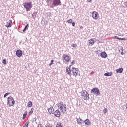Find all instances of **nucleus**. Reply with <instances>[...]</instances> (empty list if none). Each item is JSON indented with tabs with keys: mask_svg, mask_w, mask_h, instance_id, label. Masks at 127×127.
<instances>
[{
	"mask_svg": "<svg viewBox=\"0 0 127 127\" xmlns=\"http://www.w3.org/2000/svg\"><path fill=\"white\" fill-rule=\"evenodd\" d=\"M88 98H89V94H88V92L86 90L82 91V93H81V99L82 100H87Z\"/></svg>",
	"mask_w": 127,
	"mask_h": 127,
	"instance_id": "obj_5",
	"label": "nucleus"
},
{
	"mask_svg": "<svg viewBox=\"0 0 127 127\" xmlns=\"http://www.w3.org/2000/svg\"><path fill=\"white\" fill-rule=\"evenodd\" d=\"M16 56L18 57H21L22 56V51L21 50H17L16 52Z\"/></svg>",
	"mask_w": 127,
	"mask_h": 127,
	"instance_id": "obj_10",
	"label": "nucleus"
},
{
	"mask_svg": "<svg viewBox=\"0 0 127 127\" xmlns=\"http://www.w3.org/2000/svg\"><path fill=\"white\" fill-rule=\"evenodd\" d=\"M77 122L78 125H82V124H84V120L81 118H77Z\"/></svg>",
	"mask_w": 127,
	"mask_h": 127,
	"instance_id": "obj_16",
	"label": "nucleus"
},
{
	"mask_svg": "<svg viewBox=\"0 0 127 127\" xmlns=\"http://www.w3.org/2000/svg\"><path fill=\"white\" fill-rule=\"evenodd\" d=\"M53 61H54V60H51L50 63L49 64V66H51V65H52V64H53Z\"/></svg>",
	"mask_w": 127,
	"mask_h": 127,
	"instance_id": "obj_27",
	"label": "nucleus"
},
{
	"mask_svg": "<svg viewBox=\"0 0 127 127\" xmlns=\"http://www.w3.org/2000/svg\"><path fill=\"white\" fill-rule=\"evenodd\" d=\"M112 73L111 72H107V73L104 74V76H106V77H109L110 76H112Z\"/></svg>",
	"mask_w": 127,
	"mask_h": 127,
	"instance_id": "obj_21",
	"label": "nucleus"
},
{
	"mask_svg": "<svg viewBox=\"0 0 127 127\" xmlns=\"http://www.w3.org/2000/svg\"><path fill=\"white\" fill-rule=\"evenodd\" d=\"M115 39H118L119 40H127V38H119V37L115 36H114Z\"/></svg>",
	"mask_w": 127,
	"mask_h": 127,
	"instance_id": "obj_17",
	"label": "nucleus"
},
{
	"mask_svg": "<svg viewBox=\"0 0 127 127\" xmlns=\"http://www.w3.org/2000/svg\"><path fill=\"white\" fill-rule=\"evenodd\" d=\"M64 60H65L66 63H68L70 61V57L67 55H64L63 56Z\"/></svg>",
	"mask_w": 127,
	"mask_h": 127,
	"instance_id": "obj_9",
	"label": "nucleus"
},
{
	"mask_svg": "<svg viewBox=\"0 0 127 127\" xmlns=\"http://www.w3.org/2000/svg\"><path fill=\"white\" fill-rule=\"evenodd\" d=\"M91 93L92 94H94V95H100V90H99V89L97 88H94L91 90Z\"/></svg>",
	"mask_w": 127,
	"mask_h": 127,
	"instance_id": "obj_8",
	"label": "nucleus"
},
{
	"mask_svg": "<svg viewBox=\"0 0 127 127\" xmlns=\"http://www.w3.org/2000/svg\"><path fill=\"white\" fill-rule=\"evenodd\" d=\"M56 127H62V126L61 125V124L59 123L57 124Z\"/></svg>",
	"mask_w": 127,
	"mask_h": 127,
	"instance_id": "obj_28",
	"label": "nucleus"
},
{
	"mask_svg": "<svg viewBox=\"0 0 127 127\" xmlns=\"http://www.w3.org/2000/svg\"><path fill=\"white\" fill-rule=\"evenodd\" d=\"M34 111V109L31 108V110L29 112V115H31L32 113H33V111Z\"/></svg>",
	"mask_w": 127,
	"mask_h": 127,
	"instance_id": "obj_23",
	"label": "nucleus"
},
{
	"mask_svg": "<svg viewBox=\"0 0 127 127\" xmlns=\"http://www.w3.org/2000/svg\"><path fill=\"white\" fill-rule=\"evenodd\" d=\"M58 107L61 113H63V114L66 113L67 111V105H66V104H64L63 102H60L58 104Z\"/></svg>",
	"mask_w": 127,
	"mask_h": 127,
	"instance_id": "obj_1",
	"label": "nucleus"
},
{
	"mask_svg": "<svg viewBox=\"0 0 127 127\" xmlns=\"http://www.w3.org/2000/svg\"><path fill=\"white\" fill-rule=\"evenodd\" d=\"M45 127H53L51 125H47Z\"/></svg>",
	"mask_w": 127,
	"mask_h": 127,
	"instance_id": "obj_33",
	"label": "nucleus"
},
{
	"mask_svg": "<svg viewBox=\"0 0 127 127\" xmlns=\"http://www.w3.org/2000/svg\"><path fill=\"white\" fill-rule=\"evenodd\" d=\"M100 56L102 58H106L108 56V55L105 52H101L100 53Z\"/></svg>",
	"mask_w": 127,
	"mask_h": 127,
	"instance_id": "obj_13",
	"label": "nucleus"
},
{
	"mask_svg": "<svg viewBox=\"0 0 127 127\" xmlns=\"http://www.w3.org/2000/svg\"><path fill=\"white\" fill-rule=\"evenodd\" d=\"M15 101H14V99L11 96L7 98V104L9 106V107H12L14 106Z\"/></svg>",
	"mask_w": 127,
	"mask_h": 127,
	"instance_id": "obj_4",
	"label": "nucleus"
},
{
	"mask_svg": "<svg viewBox=\"0 0 127 127\" xmlns=\"http://www.w3.org/2000/svg\"><path fill=\"white\" fill-rule=\"evenodd\" d=\"M48 112L49 114H53L54 113V109L53 108V107H51L49 108Z\"/></svg>",
	"mask_w": 127,
	"mask_h": 127,
	"instance_id": "obj_18",
	"label": "nucleus"
},
{
	"mask_svg": "<svg viewBox=\"0 0 127 127\" xmlns=\"http://www.w3.org/2000/svg\"><path fill=\"white\" fill-rule=\"evenodd\" d=\"M92 17L93 18V19L97 20V19H99V17H100V16H99V13H98L97 12L93 11L92 13Z\"/></svg>",
	"mask_w": 127,
	"mask_h": 127,
	"instance_id": "obj_7",
	"label": "nucleus"
},
{
	"mask_svg": "<svg viewBox=\"0 0 127 127\" xmlns=\"http://www.w3.org/2000/svg\"><path fill=\"white\" fill-rule=\"evenodd\" d=\"M72 26H75V22H72Z\"/></svg>",
	"mask_w": 127,
	"mask_h": 127,
	"instance_id": "obj_34",
	"label": "nucleus"
},
{
	"mask_svg": "<svg viewBox=\"0 0 127 127\" xmlns=\"http://www.w3.org/2000/svg\"><path fill=\"white\" fill-rule=\"evenodd\" d=\"M91 0H88L89 2H91Z\"/></svg>",
	"mask_w": 127,
	"mask_h": 127,
	"instance_id": "obj_38",
	"label": "nucleus"
},
{
	"mask_svg": "<svg viewBox=\"0 0 127 127\" xmlns=\"http://www.w3.org/2000/svg\"><path fill=\"white\" fill-rule=\"evenodd\" d=\"M84 123L85 125H87V126H90V125H91V122H90V120L89 119H86L85 120Z\"/></svg>",
	"mask_w": 127,
	"mask_h": 127,
	"instance_id": "obj_19",
	"label": "nucleus"
},
{
	"mask_svg": "<svg viewBox=\"0 0 127 127\" xmlns=\"http://www.w3.org/2000/svg\"><path fill=\"white\" fill-rule=\"evenodd\" d=\"M88 45L89 46H92L95 44V41L93 40V39H90V40H88Z\"/></svg>",
	"mask_w": 127,
	"mask_h": 127,
	"instance_id": "obj_12",
	"label": "nucleus"
},
{
	"mask_svg": "<svg viewBox=\"0 0 127 127\" xmlns=\"http://www.w3.org/2000/svg\"><path fill=\"white\" fill-rule=\"evenodd\" d=\"M9 93H7L6 94H4V98H5L6 97H7V96L9 95Z\"/></svg>",
	"mask_w": 127,
	"mask_h": 127,
	"instance_id": "obj_30",
	"label": "nucleus"
},
{
	"mask_svg": "<svg viewBox=\"0 0 127 127\" xmlns=\"http://www.w3.org/2000/svg\"><path fill=\"white\" fill-rule=\"evenodd\" d=\"M12 21L9 20V21L7 22L5 26L6 27H7L8 28V27H11L12 26Z\"/></svg>",
	"mask_w": 127,
	"mask_h": 127,
	"instance_id": "obj_14",
	"label": "nucleus"
},
{
	"mask_svg": "<svg viewBox=\"0 0 127 127\" xmlns=\"http://www.w3.org/2000/svg\"><path fill=\"white\" fill-rule=\"evenodd\" d=\"M67 22H68V23L71 24V23H72V22H73V20L72 19L68 20Z\"/></svg>",
	"mask_w": 127,
	"mask_h": 127,
	"instance_id": "obj_26",
	"label": "nucleus"
},
{
	"mask_svg": "<svg viewBox=\"0 0 127 127\" xmlns=\"http://www.w3.org/2000/svg\"><path fill=\"white\" fill-rule=\"evenodd\" d=\"M26 116H27V112H26L23 115V119H24L26 118Z\"/></svg>",
	"mask_w": 127,
	"mask_h": 127,
	"instance_id": "obj_25",
	"label": "nucleus"
},
{
	"mask_svg": "<svg viewBox=\"0 0 127 127\" xmlns=\"http://www.w3.org/2000/svg\"><path fill=\"white\" fill-rule=\"evenodd\" d=\"M58 5H61V1L60 0H53L52 5L50 6L51 8H53L54 6H58Z\"/></svg>",
	"mask_w": 127,
	"mask_h": 127,
	"instance_id": "obj_3",
	"label": "nucleus"
},
{
	"mask_svg": "<svg viewBox=\"0 0 127 127\" xmlns=\"http://www.w3.org/2000/svg\"><path fill=\"white\" fill-rule=\"evenodd\" d=\"M103 113L104 114H106V113H108V109L107 108H104L103 111Z\"/></svg>",
	"mask_w": 127,
	"mask_h": 127,
	"instance_id": "obj_24",
	"label": "nucleus"
},
{
	"mask_svg": "<svg viewBox=\"0 0 127 127\" xmlns=\"http://www.w3.org/2000/svg\"><path fill=\"white\" fill-rule=\"evenodd\" d=\"M38 127H43V126H42V124H39L38 125Z\"/></svg>",
	"mask_w": 127,
	"mask_h": 127,
	"instance_id": "obj_31",
	"label": "nucleus"
},
{
	"mask_svg": "<svg viewBox=\"0 0 127 127\" xmlns=\"http://www.w3.org/2000/svg\"><path fill=\"white\" fill-rule=\"evenodd\" d=\"M71 46L72 47H74L75 48H76V47H77V46H78L76 44H73L72 45H71Z\"/></svg>",
	"mask_w": 127,
	"mask_h": 127,
	"instance_id": "obj_29",
	"label": "nucleus"
},
{
	"mask_svg": "<svg viewBox=\"0 0 127 127\" xmlns=\"http://www.w3.org/2000/svg\"><path fill=\"white\" fill-rule=\"evenodd\" d=\"M54 114L55 117H57L58 118L60 117L61 113L59 110H56L55 112H54Z\"/></svg>",
	"mask_w": 127,
	"mask_h": 127,
	"instance_id": "obj_15",
	"label": "nucleus"
},
{
	"mask_svg": "<svg viewBox=\"0 0 127 127\" xmlns=\"http://www.w3.org/2000/svg\"><path fill=\"white\" fill-rule=\"evenodd\" d=\"M118 36H124V35H122V34H119Z\"/></svg>",
	"mask_w": 127,
	"mask_h": 127,
	"instance_id": "obj_35",
	"label": "nucleus"
},
{
	"mask_svg": "<svg viewBox=\"0 0 127 127\" xmlns=\"http://www.w3.org/2000/svg\"><path fill=\"white\" fill-rule=\"evenodd\" d=\"M27 26H28V24H27L26 26V28H27Z\"/></svg>",
	"mask_w": 127,
	"mask_h": 127,
	"instance_id": "obj_37",
	"label": "nucleus"
},
{
	"mask_svg": "<svg viewBox=\"0 0 127 127\" xmlns=\"http://www.w3.org/2000/svg\"><path fill=\"white\" fill-rule=\"evenodd\" d=\"M26 27H25L24 29L23 30V31H25V30H26Z\"/></svg>",
	"mask_w": 127,
	"mask_h": 127,
	"instance_id": "obj_36",
	"label": "nucleus"
},
{
	"mask_svg": "<svg viewBox=\"0 0 127 127\" xmlns=\"http://www.w3.org/2000/svg\"><path fill=\"white\" fill-rule=\"evenodd\" d=\"M2 63H3V64H6V60H3L2 61Z\"/></svg>",
	"mask_w": 127,
	"mask_h": 127,
	"instance_id": "obj_32",
	"label": "nucleus"
},
{
	"mask_svg": "<svg viewBox=\"0 0 127 127\" xmlns=\"http://www.w3.org/2000/svg\"><path fill=\"white\" fill-rule=\"evenodd\" d=\"M23 6L26 9V11H30V10L32 8V2H25Z\"/></svg>",
	"mask_w": 127,
	"mask_h": 127,
	"instance_id": "obj_2",
	"label": "nucleus"
},
{
	"mask_svg": "<svg viewBox=\"0 0 127 127\" xmlns=\"http://www.w3.org/2000/svg\"><path fill=\"white\" fill-rule=\"evenodd\" d=\"M123 70V68H120L118 69H116V73H122Z\"/></svg>",
	"mask_w": 127,
	"mask_h": 127,
	"instance_id": "obj_20",
	"label": "nucleus"
},
{
	"mask_svg": "<svg viewBox=\"0 0 127 127\" xmlns=\"http://www.w3.org/2000/svg\"><path fill=\"white\" fill-rule=\"evenodd\" d=\"M71 72L72 73V75L75 77H77V76L79 75V69H78V68L72 67L71 69Z\"/></svg>",
	"mask_w": 127,
	"mask_h": 127,
	"instance_id": "obj_6",
	"label": "nucleus"
},
{
	"mask_svg": "<svg viewBox=\"0 0 127 127\" xmlns=\"http://www.w3.org/2000/svg\"><path fill=\"white\" fill-rule=\"evenodd\" d=\"M70 67L71 66L66 68V72L68 75H71L72 74V70H71Z\"/></svg>",
	"mask_w": 127,
	"mask_h": 127,
	"instance_id": "obj_11",
	"label": "nucleus"
},
{
	"mask_svg": "<svg viewBox=\"0 0 127 127\" xmlns=\"http://www.w3.org/2000/svg\"><path fill=\"white\" fill-rule=\"evenodd\" d=\"M27 106L29 108H31V106H32V102L31 101H29Z\"/></svg>",
	"mask_w": 127,
	"mask_h": 127,
	"instance_id": "obj_22",
	"label": "nucleus"
}]
</instances>
